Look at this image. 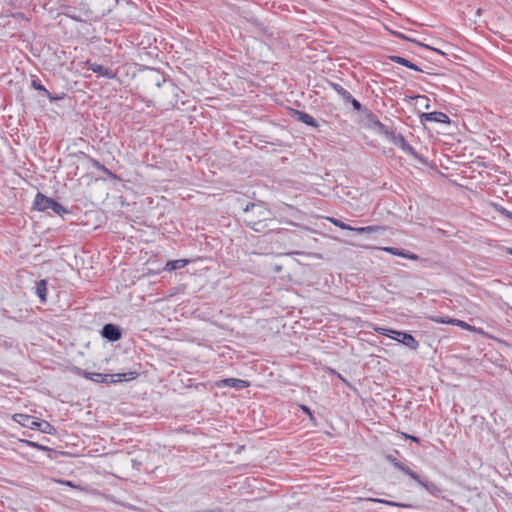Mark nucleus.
Returning <instances> with one entry per match:
<instances>
[{"mask_svg":"<svg viewBox=\"0 0 512 512\" xmlns=\"http://www.w3.org/2000/svg\"><path fill=\"white\" fill-rule=\"evenodd\" d=\"M395 468L399 469L400 471H402L403 473H405L406 475H408L409 477H411L413 480H415L416 482H420V476L418 474H416L415 472H413L408 466H406L405 464L401 463V462H395Z\"/></svg>","mask_w":512,"mask_h":512,"instance_id":"nucleus-13","label":"nucleus"},{"mask_svg":"<svg viewBox=\"0 0 512 512\" xmlns=\"http://www.w3.org/2000/svg\"><path fill=\"white\" fill-rule=\"evenodd\" d=\"M368 500L369 501H373V502H377V503L387 504V505H390V506H396V507H404V508L412 507V505H410V504L397 503V502L388 501V500H384V499H378V498H369Z\"/></svg>","mask_w":512,"mask_h":512,"instance_id":"nucleus-19","label":"nucleus"},{"mask_svg":"<svg viewBox=\"0 0 512 512\" xmlns=\"http://www.w3.org/2000/svg\"><path fill=\"white\" fill-rule=\"evenodd\" d=\"M452 325H456L458 327H461L463 329H466V330H471L472 327L467 324L466 322L462 321V320H458V319H452V322H451Z\"/></svg>","mask_w":512,"mask_h":512,"instance_id":"nucleus-24","label":"nucleus"},{"mask_svg":"<svg viewBox=\"0 0 512 512\" xmlns=\"http://www.w3.org/2000/svg\"><path fill=\"white\" fill-rule=\"evenodd\" d=\"M79 375L90 379L97 383H111L133 380L137 377L136 372L118 373V374H102V373H89L85 371H79Z\"/></svg>","mask_w":512,"mask_h":512,"instance_id":"nucleus-2","label":"nucleus"},{"mask_svg":"<svg viewBox=\"0 0 512 512\" xmlns=\"http://www.w3.org/2000/svg\"><path fill=\"white\" fill-rule=\"evenodd\" d=\"M410 438H411L413 441H416V442L418 441V439H417L416 437H414V436H411Z\"/></svg>","mask_w":512,"mask_h":512,"instance_id":"nucleus-34","label":"nucleus"},{"mask_svg":"<svg viewBox=\"0 0 512 512\" xmlns=\"http://www.w3.org/2000/svg\"><path fill=\"white\" fill-rule=\"evenodd\" d=\"M13 420L15 422L19 423L20 425H22L23 427H27L30 429H36L38 427V422H39V420H37L36 418H34L30 415L20 414V413L14 414Z\"/></svg>","mask_w":512,"mask_h":512,"instance_id":"nucleus-7","label":"nucleus"},{"mask_svg":"<svg viewBox=\"0 0 512 512\" xmlns=\"http://www.w3.org/2000/svg\"><path fill=\"white\" fill-rule=\"evenodd\" d=\"M346 102H350L352 104L353 108L357 111H360L362 108L361 103L358 100H356L355 98H353L352 96H351V99L346 100Z\"/></svg>","mask_w":512,"mask_h":512,"instance_id":"nucleus-26","label":"nucleus"},{"mask_svg":"<svg viewBox=\"0 0 512 512\" xmlns=\"http://www.w3.org/2000/svg\"><path fill=\"white\" fill-rule=\"evenodd\" d=\"M66 484H67V485H69V486H72V483H71V482H69V481H68V482H66Z\"/></svg>","mask_w":512,"mask_h":512,"instance_id":"nucleus-35","label":"nucleus"},{"mask_svg":"<svg viewBox=\"0 0 512 512\" xmlns=\"http://www.w3.org/2000/svg\"><path fill=\"white\" fill-rule=\"evenodd\" d=\"M420 119H421V121H432V122H438V123H449L450 122L449 117L445 113L439 112V111L423 113L420 116Z\"/></svg>","mask_w":512,"mask_h":512,"instance_id":"nucleus-8","label":"nucleus"},{"mask_svg":"<svg viewBox=\"0 0 512 512\" xmlns=\"http://www.w3.org/2000/svg\"><path fill=\"white\" fill-rule=\"evenodd\" d=\"M25 443H27L28 445L30 446H33V447H36V448H39V449H46V447H43L37 443H34V442H31V441H24Z\"/></svg>","mask_w":512,"mask_h":512,"instance_id":"nucleus-29","label":"nucleus"},{"mask_svg":"<svg viewBox=\"0 0 512 512\" xmlns=\"http://www.w3.org/2000/svg\"><path fill=\"white\" fill-rule=\"evenodd\" d=\"M32 87L35 89V90H39V91H43L47 97H49L51 100H55L56 98L55 97H52L50 92L45 89V87L43 85H41V83L38 81V80H33L32 81Z\"/></svg>","mask_w":512,"mask_h":512,"instance_id":"nucleus-21","label":"nucleus"},{"mask_svg":"<svg viewBox=\"0 0 512 512\" xmlns=\"http://www.w3.org/2000/svg\"><path fill=\"white\" fill-rule=\"evenodd\" d=\"M402 258H406V259H410V260H414V261L419 259L417 254L412 253L407 250L404 251Z\"/></svg>","mask_w":512,"mask_h":512,"instance_id":"nucleus-27","label":"nucleus"},{"mask_svg":"<svg viewBox=\"0 0 512 512\" xmlns=\"http://www.w3.org/2000/svg\"><path fill=\"white\" fill-rule=\"evenodd\" d=\"M245 222L256 232H262L266 227V221L271 218L270 210L263 203H250L244 208Z\"/></svg>","mask_w":512,"mask_h":512,"instance_id":"nucleus-1","label":"nucleus"},{"mask_svg":"<svg viewBox=\"0 0 512 512\" xmlns=\"http://www.w3.org/2000/svg\"><path fill=\"white\" fill-rule=\"evenodd\" d=\"M330 86L344 101L351 99V94L340 84L330 83Z\"/></svg>","mask_w":512,"mask_h":512,"instance_id":"nucleus-16","label":"nucleus"},{"mask_svg":"<svg viewBox=\"0 0 512 512\" xmlns=\"http://www.w3.org/2000/svg\"><path fill=\"white\" fill-rule=\"evenodd\" d=\"M379 334L385 335L387 337L393 338L403 345L409 347L412 350H416L419 347V342L409 333L396 331L387 328H376L375 329Z\"/></svg>","mask_w":512,"mask_h":512,"instance_id":"nucleus-3","label":"nucleus"},{"mask_svg":"<svg viewBox=\"0 0 512 512\" xmlns=\"http://www.w3.org/2000/svg\"><path fill=\"white\" fill-rule=\"evenodd\" d=\"M380 249L385 251V252H387V253H390L392 255L399 256V257H402L403 253L405 251L403 249H398L396 247H382Z\"/></svg>","mask_w":512,"mask_h":512,"instance_id":"nucleus-23","label":"nucleus"},{"mask_svg":"<svg viewBox=\"0 0 512 512\" xmlns=\"http://www.w3.org/2000/svg\"><path fill=\"white\" fill-rule=\"evenodd\" d=\"M223 382L226 386L237 388V389H242V388H246L249 386L248 382L241 380V379H235V378H228V379H225Z\"/></svg>","mask_w":512,"mask_h":512,"instance_id":"nucleus-14","label":"nucleus"},{"mask_svg":"<svg viewBox=\"0 0 512 512\" xmlns=\"http://www.w3.org/2000/svg\"><path fill=\"white\" fill-rule=\"evenodd\" d=\"M296 118L298 121L307 124L312 127H318V123L316 120L309 115L308 113L302 112V111H296L295 112Z\"/></svg>","mask_w":512,"mask_h":512,"instance_id":"nucleus-10","label":"nucleus"},{"mask_svg":"<svg viewBox=\"0 0 512 512\" xmlns=\"http://www.w3.org/2000/svg\"><path fill=\"white\" fill-rule=\"evenodd\" d=\"M397 36L402 38V39H405V40H410L408 37H406V36H404L403 34H400V33H398Z\"/></svg>","mask_w":512,"mask_h":512,"instance_id":"nucleus-32","label":"nucleus"},{"mask_svg":"<svg viewBox=\"0 0 512 512\" xmlns=\"http://www.w3.org/2000/svg\"><path fill=\"white\" fill-rule=\"evenodd\" d=\"M432 321L440 324H451L453 318L449 317H432Z\"/></svg>","mask_w":512,"mask_h":512,"instance_id":"nucleus-25","label":"nucleus"},{"mask_svg":"<svg viewBox=\"0 0 512 512\" xmlns=\"http://www.w3.org/2000/svg\"><path fill=\"white\" fill-rule=\"evenodd\" d=\"M386 459L395 466V462H399L393 455H387Z\"/></svg>","mask_w":512,"mask_h":512,"instance_id":"nucleus-30","label":"nucleus"},{"mask_svg":"<svg viewBox=\"0 0 512 512\" xmlns=\"http://www.w3.org/2000/svg\"><path fill=\"white\" fill-rule=\"evenodd\" d=\"M34 209L38 211H47L51 209L55 214L61 215L67 212L61 204L56 202L54 199L45 196L42 193H37L33 203Z\"/></svg>","mask_w":512,"mask_h":512,"instance_id":"nucleus-4","label":"nucleus"},{"mask_svg":"<svg viewBox=\"0 0 512 512\" xmlns=\"http://www.w3.org/2000/svg\"><path fill=\"white\" fill-rule=\"evenodd\" d=\"M499 212H500L503 216H505V217H507V218H509V219H512V212L508 211L507 209H505V208H500V209H499Z\"/></svg>","mask_w":512,"mask_h":512,"instance_id":"nucleus-28","label":"nucleus"},{"mask_svg":"<svg viewBox=\"0 0 512 512\" xmlns=\"http://www.w3.org/2000/svg\"><path fill=\"white\" fill-rule=\"evenodd\" d=\"M376 125L379 127V129L381 131H383L387 136H389V139L397 146H399L403 151H405L406 153H409V154H413L414 153V148L409 145L407 143V141L405 140V138L398 134V135H395L393 132H390L388 130V128L383 125L382 123H380L379 121L376 122Z\"/></svg>","mask_w":512,"mask_h":512,"instance_id":"nucleus-5","label":"nucleus"},{"mask_svg":"<svg viewBox=\"0 0 512 512\" xmlns=\"http://www.w3.org/2000/svg\"><path fill=\"white\" fill-rule=\"evenodd\" d=\"M156 86H157V87H160V86H161V81H160V80H157V82H156Z\"/></svg>","mask_w":512,"mask_h":512,"instance_id":"nucleus-33","label":"nucleus"},{"mask_svg":"<svg viewBox=\"0 0 512 512\" xmlns=\"http://www.w3.org/2000/svg\"><path fill=\"white\" fill-rule=\"evenodd\" d=\"M331 223H333L335 226L341 228V229H344V230H350V231H354V228L355 227H352L336 218H333V217H328L327 218Z\"/></svg>","mask_w":512,"mask_h":512,"instance_id":"nucleus-20","label":"nucleus"},{"mask_svg":"<svg viewBox=\"0 0 512 512\" xmlns=\"http://www.w3.org/2000/svg\"><path fill=\"white\" fill-rule=\"evenodd\" d=\"M88 68L93 71L94 73H97L98 75L105 77L107 79H113L116 75L115 73L108 68H105L104 66L92 63L90 61L87 62Z\"/></svg>","mask_w":512,"mask_h":512,"instance_id":"nucleus-9","label":"nucleus"},{"mask_svg":"<svg viewBox=\"0 0 512 512\" xmlns=\"http://www.w3.org/2000/svg\"><path fill=\"white\" fill-rule=\"evenodd\" d=\"M101 334L109 341H117L121 338L119 327L110 323L103 326Z\"/></svg>","mask_w":512,"mask_h":512,"instance_id":"nucleus-6","label":"nucleus"},{"mask_svg":"<svg viewBox=\"0 0 512 512\" xmlns=\"http://www.w3.org/2000/svg\"><path fill=\"white\" fill-rule=\"evenodd\" d=\"M302 410L312 418L311 410L306 406H301Z\"/></svg>","mask_w":512,"mask_h":512,"instance_id":"nucleus-31","label":"nucleus"},{"mask_svg":"<svg viewBox=\"0 0 512 512\" xmlns=\"http://www.w3.org/2000/svg\"><path fill=\"white\" fill-rule=\"evenodd\" d=\"M187 264H188V260H185V259L173 260V261L167 262L165 269L168 271H173V270L184 268Z\"/></svg>","mask_w":512,"mask_h":512,"instance_id":"nucleus-15","label":"nucleus"},{"mask_svg":"<svg viewBox=\"0 0 512 512\" xmlns=\"http://www.w3.org/2000/svg\"><path fill=\"white\" fill-rule=\"evenodd\" d=\"M511 253H512V251H511Z\"/></svg>","mask_w":512,"mask_h":512,"instance_id":"nucleus-36","label":"nucleus"},{"mask_svg":"<svg viewBox=\"0 0 512 512\" xmlns=\"http://www.w3.org/2000/svg\"><path fill=\"white\" fill-rule=\"evenodd\" d=\"M354 231L358 234H368V233H373V232L384 231V228L381 226H378V225H372V226L354 228Z\"/></svg>","mask_w":512,"mask_h":512,"instance_id":"nucleus-17","label":"nucleus"},{"mask_svg":"<svg viewBox=\"0 0 512 512\" xmlns=\"http://www.w3.org/2000/svg\"><path fill=\"white\" fill-rule=\"evenodd\" d=\"M390 59H391V61H393V62H395L397 64H400L402 66H405V67H407L409 69H412V70H415V71H420V72L423 71L417 65H415L414 63H412L411 61H409L408 59H406L404 57L391 56Z\"/></svg>","mask_w":512,"mask_h":512,"instance_id":"nucleus-11","label":"nucleus"},{"mask_svg":"<svg viewBox=\"0 0 512 512\" xmlns=\"http://www.w3.org/2000/svg\"><path fill=\"white\" fill-rule=\"evenodd\" d=\"M36 294L40 298L41 302H46L47 295V282L46 280H40L36 284Z\"/></svg>","mask_w":512,"mask_h":512,"instance_id":"nucleus-12","label":"nucleus"},{"mask_svg":"<svg viewBox=\"0 0 512 512\" xmlns=\"http://www.w3.org/2000/svg\"><path fill=\"white\" fill-rule=\"evenodd\" d=\"M36 429L40 430L43 433L51 434L53 427L47 421H39L38 427Z\"/></svg>","mask_w":512,"mask_h":512,"instance_id":"nucleus-22","label":"nucleus"},{"mask_svg":"<svg viewBox=\"0 0 512 512\" xmlns=\"http://www.w3.org/2000/svg\"><path fill=\"white\" fill-rule=\"evenodd\" d=\"M418 484H420L422 487H424L429 493L433 494V495H437L438 493H440V489L439 487L434 484V483H431V482H424L420 479V482H417Z\"/></svg>","mask_w":512,"mask_h":512,"instance_id":"nucleus-18","label":"nucleus"}]
</instances>
